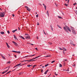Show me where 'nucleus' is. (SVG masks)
<instances>
[{"label": "nucleus", "instance_id": "6", "mask_svg": "<svg viewBox=\"0 0 77 77\" xmlns=\"http://www.w3.org/2000/svg\"><path fill=\"white\" fill-rule=\"evenodd\" d=\"M63 29L64 30H65V31H66V32H68V30L66 29V28L65 26L63 27Z\"/></svg>", "mask_w": 77, "mask_h": 77}, {"label": "nucleus", "instance_id": "51", "mask_svg": "<svg viewBox=\"0 0 77 77\" xmlns=\"http://www.w3.org/2000/svg\"><path fill=\"white\" fill-rule=\"evenodd\" d=\"M14 57H15V58H17V55H14Z\"/></svg>", "mask_w": 77, "mask_h": 77}, {"label": "nucleus", "instance_id": "53", "mask_svg": "<svg viewBox=\"0 0 77 77\" xmlns=\"http://www.w3.org/2000/svg\"><path fill=\"white\" fill-rule=\"evenodd\" d=\"M15 32L16 31H17V29H16V30H14Z\"/></svg>", "mask_w": 77, "mask_h": 77}, {"label": "nucleus", "instance_id": "26", "mask_svg": "<svg viewBox=\"0 0 77 77\" xmlns=\"http://www.w3.org/2000/svg\"><path fill=\"white\" fill-rule=\"evenodd\" d=\"M66 29H67L69 28V27H68L67 26H66Z\"/></svg>", "mask_w": 77, "mask_h": 77}, {"label": "nucleus", "instance_id": "48", "mask_svg": "<svg viewBox=\"0 0 77 77\" xmlns=\"http://www.w3.org/2000/svg\"><path fill=\"white\" fill-rule=\"evenodd\" d=\"M48 71H49V69H48L47 71H46L47 72H48Z\"/></svg>", "mask_w": 77, "mask_h": 77}, {"label": "nucleus", "instance_id": "20", "mask_svg": "<svg viewBox=\"0 0 77 77\" xmlns=\"http://www.w3.org/2000/svg\"><path fill=\"white\" fill-rule=\"evenodd\" d=\"M67 29L68 30H69V32H71V29H70L69 28Z\"/></svg>", "mask_w": 77, "mask_h": 77}, {"label": "nucleus", "instance_id": "34", "mask_svg": "<svg viewBox=\"0 0 77 77\" xmlns=\"http://www.w3.org/2000/svg\"><path fill=\"white\" fill-rule=\"evenodd\" d=\"M77 5V3H75L73 4V5H74H74Z\"/></svg>", "mask_w": 77, "mask_h": 77}, {"label": "nucleus", "instance_id": "25", "mask_svg": "<svg viewBox=\"0 0 77 77\" xmlns=\"http://www.w3.org/2000/svg\"><path fill=\"white\" fill-rule=\"evenodd\" d=\"M51 56H49V55H48L47 56H45V57H50Z\"/></svg>", "mask_w": 77, "mask_h": 77}, {"label": "nucleus", "instance_id": "15", "mask_svg": "<svg viewBox=\"0 0 77 77\" xmlns=\"http://www.w3.org/2000/svg\"><path fill=\"white\" fill-rule=\"evenodd\" d=\"M20 64H21V63L17 64V65H16V66H19V65H20Z\"/></svg>", "mask_w": 77, "mask_h": 77}, {"label": "nucleus", "instance_id": "38", "mask_svg": "<svg viewBox=\"0 0 77 77\" xmlns=\"http://www.w3.org/2000/svg\"><path fill=\"white\" fill-rule=\"evenodd\" d=\"M37 26H39V23L38 22L37 23Z\"/></svg>", "mask_w": 77, "mask_h": 77}, {"label": "nucleus", "instance_id": "23", "mask_svg": "<svg viewBox=\"0 0 77 77\" xmlns=\"http://www.w3.org/2000/svg\"><path fill=\"white\" fill-rule=\"evenodd\" d=\"M25 7L26 8H27V9H29V7L27 6H25Z\"/></svg>", "mask_w": 77, "mask_h": 77}, {"label": "nucleus", "instance_id": "7", "mask_svg": "<svg viewBox=\"0 0 77 77\" xmlns=\"http://www.w3.org/2000/svg\"><path fill=\"white\" fill-rule=\"evenodd\" d=\"M6 45H7L8 48H10V47H9V45H8V44L7 43H6Z\"/></svg>", "mask_w": 77, "mask_h": 77}, {"label": "nucleus", "instance_id": "46", "mask_svg": "<svg viewBox=\"0 0 77 77\" xmlns=\"http://www.w3.org/2000/svg\"><path fill=\"white\" fill-rule=\"evenodd\" d=\"M73 45V46H75V44H74L73 43V45Z\"/></svg>", "mask_w": 77, "mask_h": 77}, {"label": "nucleus", "instance_id": "61", "mask_svg": "<svg viewBox=\"0 0 77 77\" xmlns=\"http://www.w3.org/2000/svg\"><path fill=\"white\" fill-rule=\"evenodd\" d=\"M50 27H51V28H53V27H52V26H50Z\"/></svg>", "mask_w": 77, "mask_h": 77}, {"label": "nucleus", "instance_id": "21", "mask_svg": "<svg viewBox=\"0 0 77 77\" xmlns=\"http://www.w3.org/2000/svg\"><path fill=\"white\" fill-rule=\"evenodd\" d=\"M9 67L8 68V69L6 70L5 72H7L8 71V70H9Z\"/></svg>", "mask_w": 77, "mask_h": 77}, {"label": "nucleus", "instance_id": "4", "mask_svg": "<svg viewBox=\"0 0 77 77\" xmlns=\"http://www.w3.org/2000/svg\"><path fill=\"white\" fill-rule=\"evenodd\" d=\"M12 42H13V43H14V44L15 45H16V46H18V44H17V43L15 42L14 41H13Z\"/></svg>", "mask_w": 77, "mask_h": 77}, {"label": "nucleus", "instance_id": "16", "mask_svg": "<svg viewBox=\"0 0 77 77\" xmlns=\"http://www.w3.org/2000/svg\"><path fill=\"white\" fill-rule=\"evenodd\" d=\"M63 50L64 51H66V49H65V48H63Z\"/></svg>", "mask_w": 77, "mask_h": 77}, {"label": "nucleus", "instance_id": "57", "mask_svg": "<svg viewBox=\"0 0 77 77\" xmlns=\"http://www.w3.org/2000/svg\"><path fill=\"white\" fill-rule=\"evenodd\" d=\"M44 67H45V66H42V68H44Z\"/></svg>", "mask_w": 77, "mask_h": 77}, {"label": "nucleus", "instance_id": "55", "mask_svg": "<svg viewBox=\"0 0 77 77\" xmlns=\"http://www.w3.org/2000/svg\"><path fill=\"white\" fill-rule=\"evenodd\" d=\"M31 45H33V44H32V43L30 44Z\"/></svg>", "mask_w": 77, "mask_h": 77}, {"label": "nucleus", "instance_id": "63", "mask_svg": "<svg viewBox=\"0 0 77 77\" xmlns=\"http://www.w3.org/2000/svg\"><path fill=\"white\" fill-rule=\"evenodd\" d=\"M1 56H2V57H3V55H2V54L1 55Z\"/></svg>", "mask_w": 77, "mask_h": 77}, {"label": "nucleus", "instance_id": "45", "mask_svg": "<svg viewBox=\"0 0 77 77\" xmlns=\"http://www.w3.org/2000/svg\"><path fill=\"white\" fill-rule=\"evenodd\" d=\"M56 72H55V75H58V74H56Z\"/></svg>", "mask_w": 77, "mask_h": 77}, {"label": "nucleus", "instance_id": "17", "mask_svg": "<svg viewBox=\"0 0 77 77\" xmlns=\"http://www.w3.org/2000/svg\"><path fill=\"white\" fill-rule=\"evenodd\" d=\"M32 65H28L27 66H28V67H30V66H32Z\"/></svg>", "mask_w": 77, "mask_h": 77}, {"label": "nucleus", "instance_id": "24", "mask_svg": "<svg viewBox=\"0 0 77 77\" xmlns=\"http://www.w3.org/2000/svg\"><path fill=\"white\" fill-rule=\"evenodd\" d=\"M59 66H60V67H62V65L61 64H60Z\"/></svg>", "mask_w": 77, "mask_h": 77}, {"label": "nucleus", "instance_id": "29", "mask_svg": "<svg viewBox=\"0 0 77 77\" xmlns=\"http://www.w3.org/2000/svg\"><path fill=\"white\" fill-rule=\"evenodd\" d=\"M64 5L66 6H68V5L66 4H65Z\"/></svg>", "mask_w": 77, "mask_h": 77}, {"label": "nucleus", "instance_id": "54", "mask_svg": "<svg viewBox=\"0 0 77 77\" xmlns=\"http://www.w3.org/2000/svg\"><path fill=\"white\" fill-rule=\"evenodd\" d=\"M49 44H50V45H51V44H52V43H49Z\"/></svg>", "mask_w": 77, "mask_h": 77}, {"label": "nucleus", "instance_id": "18", "mask_svg": "<svg viewBox=\"0 0 77 77\" xmlns=\"http://www.w3.org/2000/svg\"><path fill=\"white\" fill-rule=\"evenodd\" d=\"M71 29L72 30V31L74 30V28L72 27H71Z\"/></svg>", "mask_w": 77, "mask_h": 77}, {"label": "nucleus", "instance_id": "32", "mask_svg": "<svg viewBox=\"0 0 77 77\" xmlns=\"http://www.w3.org/2000/svg\"><path fill=\"white\" fill-rule=\"evenodd\" d=\"M7 63H11V61H9Z\"/></svg>", "mask_w": 77, "mask_h": 77}, {"label": "nucleus", "instance_id": "56", "mask_svg": "<svg viewBox=\"0 0 77 77\" xmlns=\"http://www.w3.org/2000/svg\"><path fill=\"white\" fill-rule=\"evenodd\" d=\"M9 72H8L5 74V75H6V74H9Z\"/></svg>", "mask_w": 77, "mask_h": 77}, {"label": "nucleus", "instance_id": "31", "mask_svg": "<svg viewBox=\"0 0 77 77\" xmlns=\"http://www.w3.org/2000/svg\"><path fill=\"white\" fill-rule=\"evenodd\" d=\"M7 32H8V34H9V33H10V32H9V30H8L7 31Z\"/></svg>", "mask_w": 77, "mask_h": 77}, {"label": "nucleus", "instance_id": "14", "mask_svg": "<svg viewBox=\"0 0 77 77\" xmlns=\"http://www.w3.org/2000/svg\"><path fill=\"white\" fill-rule=\"evenodd\" d=\"M57 17H58V18H61V19H62V17H60L59 16H57Z\"/></svg>", "mask_w": 77, "mask_h": 77}, {"label": "nucleus", "instance_id": "44", "mask_svg": "<svg viewBox=\"0 0 77 77\" xmlns=\"http://www.w3.org/2000/svg\"><path fill=\"white\" fill-rule=\"evenodd\" d=\"M35 66H36V65H34L33 66V68H35Z\"/></svg>", "mask_w": 77, "mask_h": 77}, {"label": "nucleus", "instance_id": "11", "mask_svg": "<svg viewBox=\"0 0 77 77\" xmlns=\"http://www.w3.org/2000/svg\"><path fill=\"white\" fill-rule=\"evenodd\" d=\"M35 60H29V61H27V62H32V61H35Z\"/></svg>", "mask_w": 77, "mask_h": 77}, {"label": "nucleus", "instance_id": "43", "mask_svg": "<svg viewBox=\"0 0 77 77\" xmlns=\"http://www.w3.org/2000/svg\"><path fill=\"white\" fill-rule=\"evenodd\" d=\"M44 8H47V6H46V5H45L44 6Z\"/></svg>", "mask_w": 77, "mask_h": 77}, {"label": "nucleus", "instance_id": "39", "mask_svg": "<svg viewBox=\"0 0 77 77\" xmlns=\"http://www.w3.org/2000/svg\"><path fill=\"white\" fill-rule=\"evenodd\" d=\"M59 50H63V49H62L60 48H59Z\"/></svg>", "mask_w": 77, "mask_h": 77}, {"label": "nucleus", "instance_id": "5", "mask_svg": "<svg viewBox=\"0 0 77 77\" xmlns=\"http://www.w3.org/2000/svg\"><path fill=\"white\" fill-rule=\"evenodd\" d=\"M14 39H15V40H18V39L16 37V36L15 35H14Z\"/></svg>", "mask_w": 77, "mask_h": 77}, {"label": "nucleus", "instance_id": "9", "mask_svg": "<svg viewBox=\"0 0 77 77\" xmlns=\"http://www.w3.org/2000/svg\"><path fill=\"white\" fill-rule=\"evenodd\" d=\"M20 38H22V39H25V38H23V36H20Z\"/></svg>", "mask_w": 77, "mask_h": 77}, {"label": "nucleus", "instance_id": "40", "mask_svg": "<svg viewBox=\"0 0 77 77\" xmlns=\"http://www.w3.org/2000/svg\"><path fill=\"white\" fill-rule=\"evenodd\" d=\"M36 17L37 18H38V14H37V15L36 16Z\"/></svg>", "mask_w": 77, "mask_h": 77}, {"label": "nucleus", "instance_id": "1", "mask_svg": "<svg viewBox=\"0 0 77 77\" xmlns=\"http://www.w3.org/2000/svg\"><path fill=\"white\" fill-rule=\"evenodd\" d=\"M25 36L26 39H30V37L28 34H25Z\"/></svg>", "mask_w": 77, "mask_h": 77}, {"label": "nucleus", "instance_id": "3", "mask_svg": "<svg viewBox=\"0 0 77 77\" xmlns=\"http://www.w3.org/2000/svg\"><path fill=\"white\" fill-rule=\"evenodd\" d=\"M5 16V14H4V13H0V17H4Z\"/></svg>", "mask_w": 77, "mask_h": 77}, {"label": "nucleus", "instance_id": "36", "mask_svg": "<svg viewBox=\"0 0 77 77\" xmlns=\"http://www.w3.org/2000/svg\"><path fill=\"white\" fill-rule=\"evenodd\" d=\"M26 9H27V10L29 11V12L30 11V10L29 9H28V8H26Z\"/></svg>", "mask_w": 77, "mask_h": 77}, {"label": "nucleus", "instance_id": "47", "mask_svg": "<svg viewBox=\"0 0 77 77\" xmlns=\"http://www.w3.org/2000/svg\"><path fill=\"white\" fill-rule=\"evenodd\" d=\"M5 72H2V74H4V73H5Z\"/></svg>", "mask_w": 77, "mask_h": 77}, {"label": "nucleus", "instance_id": "50", "mask_svg": "<svg viewBox=\"0 0 77 77\" xmlns=\"http://www.w3.org/2000/svg\"><path fill=\"white\" fill-rule=\"evenodd\" d=\"M12 16L13 17H15V15H14V14H12Z\"/></svg>", "mask_w": 77, "mask_h": 77}, {"label": "nucleus", "instance_id": "28", "mask_svg": "<svg viewBox=\"0 0 77 77\" xmlns=\"http://www.w3.org/2000/svg\"><path fill=\"white\" fill-rule=\"evenodd\" d=\"M54 62H55V60H53V61H52L51 62V63H54Z\"/></svg>", "mask_w": 77, "mask_h": 77}, {"label": "nucleus", "instance_id": "13", "mask_svg": "<svg viewBox=\"0 0 77 77\" xmlns=\"http://www.w3.org/2000/svg\"><path fill=\"white\" fill-rule=\"evenodd\" d=\"M57 26H58V27H59V28H60V29H62V27H60V26L57 25Z\"/></svg>", "mask_w": 77, "mask_h": 77}, {"label": "nucleus", "instance_id": "22", "mask_svg": "<svg viewBox=\"0 0 77 77\" xmlns=\"http://www.w3.org/2000/svg\"><path fill=\"white\" fill-rule=\"evenodd\" d=\"M2 57L3 59H5V57L4 56H2Z\"/></svg>", "mask_w": 77, "mask_h": 77}, {"label": "nucleus", "instance_id": "58", "mask_svg": "<svg viewBox=\"0 0 77 77\" xmlns=\"http://www.w3.org/2000/svg\"><path fill=\"white\" fill-rule=\"evenodd\" d=\"M43 5L44 6H45V4H43Z\"/></svg>", "mask_w": 77, "mask_h": 77}, {"label": "nucleus", "instance_id": "42", "mask_svg": "<svg viewBox=\"0 0 77 77\" xmlns=\"http://www.w3.org/2000/svg\"><path fill=\"white\" fill-rule=\"evenodd\" d=\"M15 31L14 30H13L12 31V32H13V33H14L15 32Z\"/></svg>", "mask_w": 77, "mask_h": 77}, {"label": "nucleus", "instance_id": "49", "mask_svg": "<svg viewBox=\"0 0 77 77\" xmlns=\"http://www.w3.org/2000/svg\"><path fill=\"white\" fill-rule=\"evenodd\" d=\"M70 44H71V45H72L73 44V43H70Z\"/></svg>", "mask_w": 77, "mask_h": 77}, {"label": "nucleus", "instance_id": "52", "mask_svg": "<svg viewBox=\"0 0 77 77\" xmlns=\"http://www.w3.org/2000/svg\"><path fill=\"white\" fill-rule=\"evenodd\" d=\"M35 50H38V48H35Z\"/></svg>", "mask_w": 77, "mask_h": 77}, {"label": "nucleus", "instance_id": "33", "mask_svg": "<svg viewBox=\"0 0 77 77\" xmlns=\"http://www.w3.org/2000/svg\"><path fill=\"white\" fill-rule=\"evenodd\" d=\"M43 33L45 35H46V34L45 33V32L44 31V30H43Z\"/></svg>", "mask_w": 77, "mask_h": 77}, {"label": "nucleus", "instance_id": "10", "mask_svg": "<svg viewBox=\"0 0 77 77\" xmlns=\"http://www.w3.org/2000/svg\"><path fill=\"white\" fill-rule=\"evenodd\" d=\"M1 33L2 35H3V34H5V32H1Z\"/></svg>", "mask_w": 77, "mask_h": 77}, {"label": "nucleus", "instance_id": "12", "mask_svg": "<svg viewBox=\"0 0 77 77\" xmlns=\"http://www.w3.org/2000/svg\"><path fill=\"white\" fill-rule=\"evenodd\" d=\"M48 65H49V64L48 63L47 64L45 65V67H47V66H48Z\"/></svg>", "mask_w": 77, "mask_h": 77}, {"label": "nucleus", "instance_id": "30", "mask_svg": "<svg viewBox=\"0 0 77 77\" xmlns=\"http://www.w3.org/2000/svg\"><path fill=\"white\" fill-rule=\"evenodd\" d=\"M72 66H73V67H74H74L75 66V65L74 64L73 65H72Z\"/></svg>", "mask_w": 77, "mask_h": 77}, {"label": "nucleus", "instance_id": "41", "mask_svg": "<svg viewBox=\"0 0 77 77\" xmlns=\"http://www.w3.org/2000/svg\"><path fill=\"white\" fill-rule=\"evenodd\" d=\"M55 5L56 6H57V4H56V3H55Z\"/></svg>", "mask_w": 77, "mask_h": 77}, {"label": "nucleus", "instance_id": "27", "mask_svg": "<svg viewBox=\"0 0 77 77\" xmlns=\"http://www.w3.org/2000/svg\"><path fill=\"white\" fill-rule=\"evenodd\" d=\"M46 14H49V13H48V11H47V12H46Z\"/></svg>", "mask_w": 77, "mask_h": 77}, {"label": "nucleus", "instance_id": "2", "mask_svg": "<svg viewBox=\"0 0 77 77\" xmlns=\"http://www.w3.org/2000/svg\"><path fill=\"white\" fill-rule=\"evenodd\" d=\"M39 56H39L37 57H35V58L32 59H31V60H26L25 61H22V62H26V61H29V60H34V59H36V58H38V57H39Z\"/></svg>", "mask_w": 77, "mask_h": 77}, {"label": "nucleus", "instance_id": "59", "mask_svg": "<svg viewBox=\"0 0 77 77\" xmlns=\"http://www.w3.org/2000/svg\"><path fill=\"white\" fill-rule=\"evenodd\" d=\"M67 3H69V0H68Z\"/></svg>", "mask_w": 77, "mask_h": 77}, {"label": "nucleus", "instance_id": "8", "mask_svg": "<svg viewBox=\"0 0 77 77\" xmlns=\"http://www.w3.org/2000/svg\"><path fill=\"white\" fill-rule=\"evenodd\" d=\"M72 32L73 33V34H74L75 35V31L74 30H73L72 31Z\"/></svg>", "mask_w": 77, "mask_h": 77}, {"label": "nucleus", "instance_id": "62", "mask_svg": "<svg viewBox=\"0 0 77 77\" xmlns=\"http://www.w3.org/2000/svg\"><path fill=\"white\" fill-rule=\"evenodd\" d=\"M51 30H52L53 31V28H51Z\"/></svg>", "mask_w": 77, "mask_h": 77}, {"label": "nucleus", "instance_id": "19", "mask_svg": "<svg viewBox=\"0 0 77 77\" xmlns=\"http://www.w3.org/2000/svg\"><path fill=\"white\" fill-rule=\"evenodd\" d=\"M16 53H18V54H20V51H16Z\"/></svg>", "mask_w": 77, "mask_h": 77}, {"label": "nucleus", "instance_id": "35", "mask_svg": "<svg viewBox=\"0 0 77 77\" xmlns=\"http://www.w3.org/2000/svg\"><path fill=\"white\" fill-rule=\"evenodd\" d=\"M12 52H14V53H17V51H12Z\"/></svg>", "mask_w": 77, "mask_h": 77}, {"label": "nucleus", "instance_id": "37", "mask_svg": "<svg viewBox=\"0 0 77 77\" xmlns=\"http://www.w3.org/2000/svg\"><path fill=\"white\" fill-rule=\"evenodd\" d=\"M47 72L46 71L45 73H44V74H47Z\"/></svg>", "mask_w": 77, "mask_h": 77}, {"label": "nucleus", "instance_id": "60", "mask_svg": "<svg viewBox=\"0 0 77 77\" xmlns=\"http://www.w3.org/2000/svg\"><path fill=\"white\" fill-rule=\"evenodd\" d=\"M18 28L19 30H20V28L19 27H18Z\"/></svg>", "mask_w": 77, "mask_h": 77}, {"label": "nucleus", "instance_id": "64", "mask_svg": "<svg viewBox=\"0 0 77 77\" xmlns=\"http://www.w3.org/2000/svg\"><path fill=\"white\" fill-rule=\"evenodd\" d=\"M37 39H38V37H37Z\"/></svg>", "mask_w": 77, "mask_h": 77}]
</instances>
